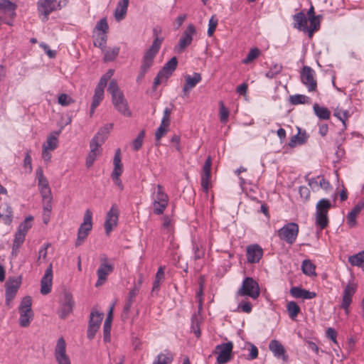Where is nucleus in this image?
<instances>
[{"label": "nucleus", "mask_w": 364, "mask_h": 364, "mask_svg": "<svg viewBox=\"0 0 364 364\" xmlns=\"http://www.w3.org/2000/svg\"><path fill=\"white\" fill-rule=\"evenodd\" d=\"M107 91L112 96V102L114 108L125 117H130L132 112L123 92L119 89L116 80H112L108 85Z\"/></svg>", "instance_id": "nucleus-1"}, {"label": "nucleus", "mask_w": 364, "mask_h": 364, "mask_svg": "<svg viewBox=\"0 0 364 364\" xmlns=\"http://www.w3.org/2000/svg\"><path fill=\"white\" fill-rule=\"evenodd\" d=\"M319 17L320 16H317L307 18L304 13L299 12L294 16V20L295 21L294 27L301 31L307 32L309 36H311L313 33L319 28Z\"/></svg>", "instance_id": "nucleus-2"}, {"label": "nucleus", "mask_w": 364, "mask_h": 364, "mask_svg": "<svg viewBox=\"0 0 364 364\" xmlns=\"http://www.w3.org/2000/svg\"><path fill=\"white\" fill-rule=\"evenodd\" d=\"M69 0H38L37 1V11L43 16V20L47 21L49 15L65 7Z\"/></svg>", "instance_id": "nucleus-3"}, {"label": "nucleus", "mask_w": 364, "mask_h": 364, "mask_svg": "<svg viewBox=\"0 0 364 364\" xmlns=\"http://www.w3.org/2000/svg\"><path fill=\"white\" fill-rule=\"evenodd\" d=\"M332 207L329 200L322 198L319 200L316 205L315 224L321 230L325 229L329 223L328 213Z\"/></svg>", "instance_id": "nucleus-4"}, {"label": "nucleus", "mask_w": 364, "mask_h": 364, "mask_svg": "<svg viewBox=\"0 0 364 364\" xmlns=\"http://www.w3.org/2000/svg\"><path fill=\"white\" fill-rule=\"evenodd\" d=\"M151 198L153 200L154 213L156 215H161L166 208L168 203V196L165 193L164 187L158 184L154 188Z\"/></svg>", "instance_id": "nucleus-5"}, {"label": "nucleus", "mask_w": 364, "mask_h": 364, "mask_svg": "<svg viewBox=\"0 0 364 364\" xmlns=\"http://www.w3.org/2000/svg\"><path fill=\"white\" fill-rule=\"evenodd\" d=\"M32 299L29 296L23 298L18 306L19 325L21 327H27L30 325L33 318V312L31 309Z\"/></svg>", "instance_id": "nucleus-6"}, {"label": "nucleus", "mask_w": 364, "mask_h": 364, "mask_svg": "<svg viewBox=\"0 0 364 364\" xmlns=\"http://www.w3.org/2000/svg\"><path fill=\"white\" fill-rule=\"evenodd\" d=\"M260 294L258 283L252 277H246L242 283V286L237 291L238 296H249L252 299H257Z\"/></svg>", "instance_id": "nucleus-7"}, {"label": "nucleus", "mask_w": 364, "mask_h": 364, "mask_svg": "<svg viewBox=\"0 0 364 364\" xmlns=\"http://www.w3.org/2000/svg\"><path fill=\"white\" fill-rule=\"evenodd\" d=\"M59 304L60 307L58 311L59 317L65 319L72 314L75 306V301L72 294L65 291L60 298Z\"/></svg>", "instance_id": "nucleus-8"}, {"label": "nucleus", "mask_w": 364, "mask_h": 364, "mask_svg": "<svg viewBox=\"0 0 364 364\" xmlns=\"http://www.w3.org/2000/svg\"><path fill=\"white\" fill-rule=\"evenodd\" d=\"M178 60L176 57H173L168 60L158 73L154 80V87L156 89L161 82H165L172 75L177 67Z\"/></svg>", "instance_id": "nucleus-9"}, {"label": "nucleus", "mask_w": 364, "mask_h": 364, "mask_svg": "<svg viewBox=\"0 0 364 364\" xmlns=\"http://www.w3.org/2000/svg\"><path fill=\"white\" fill-rule=\"evenodd\" d=\"M92 213L89 209L86 210L83 218V223L80 225L78 229L75 246L77 247L81 245L92 230Z\"/></svg>", "instance_id": "nucleus-10"}, {"label": "nucleus", "mask_w": 364, "mask_h": 364, "mask_svg": "<svg viewBox=\"0 0 364 364\" xmlns=\"http://www.w3.org/2000/svg\"><path fill=\"white\" fill-rule=\"evenodd\" d=\"M299 234V225L296 223H288L278 230L279 237L287 243L295 242Z\"/></svg>", "instance_id": "nucleus-11"}, {"label": "nucleus", "mask_w": 364, "mask_h": 364, "mask_svg": "<svg viewBox=\"0 0 364 364\" xmlns=\"http://www.w3.org/2000/svg\"><path fill=\"white\" fill-rule=\"evenodd\" d=\"M316 73L310 66L304 65L300 73L301 82L306 86L309 92H314L317 88V82L315 78Z\"/></svg>", "instance_id": "nucleus-12"}, {"label": "nucleus", "mask_w": 364, "mask_h": 364, "mask_svg": "<svg viewBox=\"0 0 364 364\" xmlns=\"http://www.w3.org/2000/svg\"><path fill=\"white\" fill-rule=\"evenodd\" d=\"M159 41L158 40L155 42H152L150 48L145 52L140 66V69L142 70V73H147L153 65L154 58L159 50Z\"/></svg>", "instance_id": "nucleus-13"}, {"label": "nucleus", "mask_w": 364, "mask_h": 364, "mask_svg": "<svg viewBox=\"0 0 364 364\" xmlns=\"http://www.w3.org/2000/svg\"><path fill=\"white\" fill-rule=\"evenodd\" d=\"M101 264L97 270V281L95 286L99 287L102 285L107 280V277L114 270L112 264L108 262V259L105 255H103L101 259Z\"/></svg>", "instance_id": "nucleus-14"}, {"label": "nucleus", "mask_w": 364, "mask_h": 364, "mask_svg": "<svg viewBox=\"0 0 364 364\" xmlns=\"http://www.w3.org/2000/svg\"><path fill=\"white\" fill-rule=\"evenodd\" d=\"M21 284V277L9 279L6 284V304L11 306V303L15 298Z\"/></svg>", "instance_id": "nucleus-15"}, {"label": "nucleus", "mask_w": 364, "mask_h": 364, "mask_svg": "<svg viewBox=\"0 0 364 364\" xmlns=\"http://www.w3.org/2000/svg\"><path fill=\"white\" fill-rule=\"evenodd\" d=\"M100 136L101 133H97L90 141V151L86 159V166L88 168L92 166L97 157L101 154L100 146L102 143L98 141Z\"/></svg>", "instance_id": "nucleus-16"}, {"label": "nucleus", "mask_w": 364, "mask_h": 364, "mask_svg": "<svg viewBox=\"0 0 364 364\" xmlns=\"http://www.w3.org/2000/svg\"><path fill=\"white\" fill-rule=\"evenodd\" d=\"M119 210L116 204L112 205L110 210L107 212L105 222V230L107 235L110 234L113 228L118 224Z\"/></svg>", "instance_id": "nucleus-17"}, {"label": "nucleus", "mask_w": 364, "mask_h": 364, "mask_svg": "<svg viewBox=\"0 0 364 364\" xmlns=\"http://www.w3.org/2000/svg\"><path fill=\"white\" fill-rule=\"evenodd\" d=\"M196 33V30L195 26L191 23L189 24L183 31L175 49L179 53L182 52L186 47L191 45L193 41V36L195 35Z\"/></svg>", "instance_id": "nucleus-18"}, {"label": "nucleus", "mask_w": 364, "mask_h": 364, "mask_svg": "<svg viewBox=\"0 0 364 364\" xmlns=\"http://www.w3.org/2000/svg\"><path fill=\"white\" fill-rule=\"evenodd\" d=\"M55 358L58 364H71L70 358L66 354V343L63 337L58 339L55 348Z\"/></svg>", "instance_id": "nucleus-19"}, {"label": "nucleus", "mask_w": 364, "mask_h": 364, "mask_svg": "<svg viewBox=\"0 0 364 364\" xmlns=\"http://www.w3.org/2000/svg\"><path fill=\"white\" fill-rule=\"evenodd\" d=\"M232 348L233 344L230 341L216 346L215 349L219 350V353L216 359L217 363L225 364L228 363L231 360Z\"/></svg>", "instance_id": "nucleus-20"}, {"label": "nucleus", "mask_w": 364, "mask_h": 364, "mask_svg": "<svg viewBox=\"0 0 364 364\" xmlns=\"http://www.w3.org/2000/svg\"><path fill=\"white\" fill-rule=\"evenodd\" d=\"M356 289V284L349 283L346 286L343 290L341 308L345 310L346 314L347 315L349 314V306L352 302V297L355 293Z\"/></svg>", "instance_id": "nucleus-21"}, {"label": "nucleus", "mask_w": 364, "mask_h": 364, "mask_svg": "<svg viewBox=\"0 0 364 364\" xmlns=\"http://www.w3.org/2000/svg\"><path fill=\"white\" fill-rule=\"evenodd\" d=\"M211 166L212 159L209 156L204 163L200 179L201 187L206 192L210 186Z\"/></svg>", "instance_id": "nucleus-22"}, {"label": "nucleus", "mask_w": 364, "mask_h": 364, "mask_svg": "<svg viewBox=\"0 0 364 364\" xmlns=\"http://www.w3.org/2000/svg\"><path fill=\"white\" fill-rule=\"evenodd\" d=\"M53 284V267L52 264L48 267L45 271V274L41 280V293L46 295L51 291Z\"/></svg>", "instance_id": "nucleus-23"}, {"label": "nucleus", "mask_w": 364, "mask_h": 364, "mask_svg": "<svg viewBox=\"0 0 364 364\" xmlns=\"http://www.w3.org/2000/svg\"><path fill=\"white\" fill-rule=\"evenodd\" d=\"M247 260L249 263H258L263 256V250L257 244H253L247 247Z\"/></svg>", "instance_id": "nucleus-24"}, {"label": "nucleus", "mask_w": 364, "mask_h": 364, "mask_svg": "<svg viewBox=\"0 0 364 364\" xmlns=\"http://www.w3.org/2000/svg\"><path fill=\"white\" fill-rule=\"evenodd\" d=\"M201 80V75L198 73H194L193 75H186L185 77L186 82L183 87V95L188 96L189 91L194 88Z\"/></svg>", "instance_id": "nucleus-25"}, {"label": "nucleus", "mask_w": 364, "mask_h": 364, "mask_svg": "<svg viewBox=\"0 0 364 364\" xmlns=\"http://www.w3.org/2000/svg\"><path fill=\"white\" fill-rule=\"evenodd\" d=\"M269 348L276 358H282L284 361L287 360L288 355L286 354L285 349L277 340L271 341L269 344Z\"/></svg>", "instance_id": "nucleus-26"}, {"label": "nucleus", "mask_w": 364, "mask_h": 364, "mask_svg": "<svg viewBox=\"0 0 364 364\" xmlns=\"http://www.w3.org/2000/svg\"><path fill=\"white\" fill-rule=\"evenodd\" d=\"M16 4L10 0H0L1 12L11 19H14L16 16Z\"/></svg>", "instance_id": "nucleus-27"}, {"label": "nucleus", "mask_w": 364, "mask_h": 364, "mask_svg": "<svg viewBox=\"0 0 364 364\" xmlns=\"http://www.w3.org/2000/svg\"><path fill=\"white\" fill-rule=\"evenodd\" d=\"M0 220L7 225H9L13 220L12 208L8 203L0 205Z\"/></svg>", "instance_id": "nucleus-28"}, {"label": "nucleus", "mask_w": 364, "mask_h": 364, "mask_svg": "<svg viewBox=\"0 0 364 364\" xmlns=\"http://www.w3.org/2000/svg\"><path fill=\"white\" fill-rule=\"evenodd\" d=\"M129 0H120L114 10V18L117 21L124 18L129 6Z\"/></svg>", "instance_id": "nucleus-29"}, {"label": "nucleus", "mask_w": 364, "mask_h": 364, "mask_svg": "<svg viewBox=\"0 0 364 364\" xmlns=\"http://www.w3.org/2000/svg\"><path fill=\"white\" fill-rule=\"evenodd\" d=\"M113 309L114 305L110 307L103 326L104 341L105 342L110 341V331L112 321Z\"/></svg>", "instance_id": "nucleus-30"}, {"label": "nucleus", "mask_w": 364, "mask_h": 364, "mask_svg": "<svg viewBox=\"0 0 364 364\" xmlns=\"http://www.w3.org/2000/svg\"><path fill=\"white\" fill-rule=\"evenodd\" d=\"M113 164L114 169L112 173V178L119 177L123 171L122 164L121 163V151L119 149H117L115 151Z\"/></svg>", "instance_id": "nucleus-31"}, {"label": "nucleus", "mask_w": 364, "mask_h": 364, "mask_svg": "<svg viewBox=\"0 0 364 364\" xmlns=\"http://www.w3.org/2000/svg\"><path fill=\"white\" fill-rule=\"evenodd\" d=\"M307 138H308V136L306 135V133L305 132L301 133L300 132V129H299L298 134L296 135H294L290 139L288 145L291 148H294V147L296 146L297 145H302L306 141Z\"/></svg>", "instance_id": "nucleus-32"}, {"label": "nucleus", "mask_w": 364, "mask_h": 364, "mask_svg": "<svg viewBox=\"0 0 364 364\" xmlns=\"http://www.w3.org/2000/svg\"><path fill=\"white\" fill-rule=\"evenodd\" d=\"M302 272L309 277H316V266L309 259H304L301 263Z\"/></svg>", "instance_id": "nucleus-33"}, {"label": "nucleus", "mask_w": 364, "mask_h": 364, "mask_svg": "<svg viewBox=\"0 0 364 364\" xmlns=\"http://www.w3.org/2000/svg\"><path fill=\"white\" fill-rule=\"evenodd\" d=\"M26 236V235H23V233H20L17 231L16 232L12 245L13 255H17L19 248L21 247L25 240Z\"/></svg>", "instance_id": "nucleus-34"}, {"label": "nucleus", "mask_w": 364, "mask_h": 364, "mask_svg": "<svg viewBox=\"0 0 364 364\" xmlns=\"http://www.w3.org/2000/svg\"><path fill=\"white\" fill-rule=\"evenodd\" d=\"M113 75H114V70H112V69L109 70L105 75H103L101 77L95 90L104 93L105 87H106L108 80H110V78L112 77Z\"/></svg>", "instance_id": "nucleus-35"}, {"label": "nucleus", "mask_w": 364, "mask_h": 364, "mask_svg": "<svg viewBox=\"0 0 364 364\" xmlns=\"http://www.w3.org/2000/svg\"><path fill=\"white\" fill-rule=\"evenodd\" d=\"M162 227L161 229L164 234L170 236L173 232V221L171 217L168 215H164L162 218Z\"/></svg>", "instance_id": "nucleus-36"}, {"label": "nucleus", "mask_w": 364, "mask_h": 364, "mask_svg": "<svg viewBox=\"0 0 364 364\" xmlns=\"http://www.w3.org/2000/svg\"><path fill=\"white\" fill-rule=\"evenodd\" d=\"M164 279V267H159L158 269V271L155 276V279L154 282L153 287H152V292L157 293L159 291L160 289V284L163 282Z\"/></svg>", "instance_id": "nucleus-37"}, {"label": "nucleus", "mask_w": 364, "mask_h": 364, "mask_svg": "<svg viewBox=\"0 0 364 364\" xmlns=\"http://www.w3.org/2000/svg\"><path fill=\"white\" fill-rule=\"evenodd\" d=\"M314 114L321 119H328L331 116V112L328 108L321 107L318 104H314L313 106Z\"/></svg>", "instance_id": "nucleus-38"}, {"label": "nucleus", "mask_w": 364, "mask_h": 364, "mask_svg": "<svg viewBox=\"0 0 364 364\" xmlns=\"http://www.w3.org/2000/svg\"><path fill=\"white\" fill-rule=\"evenodd\" d=\"M352 266L361 267L364 270V250L348 257Z\"/></svg>", "instance_id": "nucleus-39"}, {"label": "nucleus", "mask_w": 364, "mask_h": 364, "mask_svg": "<svg viewBox=\"0 0 364 364\" xmlns=\"http://www.w3.org/2000/svg\"><path fill=\"white\" fill-rule=\"evenodd\" d=\"M173 360L172 353L166 351L165 353H159L154 360L153 364H171Z\"/></svg>", "instance_id": "nucleus-40"}, {"label": "nucleus", "mask_w": 364, "mask_h": 364, "mask_svg": "<svg viewBox=\"0 0 364 364\" xmlns=\"http://www.w3.org/2000/svg\"><path fill=\"white\" fill-rule=\"evenodd\" d=\"M102 51L104 52V61L110 62L114 60L115 58L118 56L120 51V48L119 47L116 46L112 48H109Z\"/></svg>", "instance_id": "nucleus-41"}, {"label": "nucleus", "mask_w": 364, "mask_h": 364, "mask_svg": "<svg viewBox=\"0 0 364 364\" xmlns=\"http://www.w3.org/2000/svg\"><path fill=\"white\" fill-rule=\"evenodd\" d=\"M287 309L289 318L292 320L296 319L299 313L301 311L299 306L296 304V302L293 301H291L287 303Z\"/></svg>", "instance_id": "nucleus-42"}, {"label": "nucleus", "mask_w": 364, "mask_h": 364, "mask_svg": "<svg viewBox=\"0 0 364 364\" xmlns=\"http://www.w3.org/2000/svg\"><path fill=\"white\" fill-rule=\"evenodd\" d=\"M103 316V313H100L97 311L92 310L90 316L89 326L95 325L96 327L100 328Z\"/></svg>", "instance_id": "nucleus-43"}, {"label": "nucleus", "mask_w": 364, "mask_h": 364, "mask_svg": "<svg viewBox=\"0 0 364 364\" xmlns=\"http://www.w3.org/2000/svg\"><path fill=\"white\" fill-rule=\"evenodd\" d=\"M33 218L31 215L26 217L25 220L18 225L17 232L23 233V235H26L28 230L32 226L31 221L33 220Z\"/></svg>", "instance_id": "nucleus-44"}, {"label": "nucleus", "mask_w": 364, "mask_h": 364, "mask_svg": "<svg viewBox=\"0 0 364 364\" xmlns=\"http://www.w3.org/2000/svg\"><path fill=\"white\" fill-rule=\"evenodd\" d=\"M333 115L337 117L339 120H341L343 123V129H346V121L349 117V113L347 110H343L338 107H337L334 110Z\"/></svg>", "instance_id": "nucleus-45"}, {"label": "nucleus", "mask_w": 364, "mask_h": 364, "mask_svg": "<svg viewBox=\"0 0 364 364\" xmlns=\"http://www.w3.org/2000/svg\"><path fill=\"white\" fill-rule=\"evenodd\" d=\"M107 36L105 33H98L97 38L94 41V46L100 48L102 50L106 48Z\"/></svg>", "instance_id": "nucleus-46"}, {"label": "nucleus", "mask_w": 364, "mask_h": 364, "mask_svg": "<svg viewBox=\"0 0 364 364\" xmlns=\"http://www.w3.org/2000/svg\"><path fill=\"white\" fill-rule=\"evenodd\" d=\"M259 54L260 50L257 48H253L249 51L247 57L242 60V63L244 64H249L259 57Z\"/></svg>", "instance_id": "nucleus-47"}, {"label": "nucleus", "mask_w": 364, "mask_h": 364, "mask_svg": "<svg viewBox=\"0 0 364 364\" xmlns=\"http://www.w3.org/2000/svg\"><path fill=\"white\" fill-rule=\"evenodd\" d=\"M58 146V139L54 136H50L48 137L47 141L43 145V149L53 151Z\"/></svg>", "instance_id": "nucleus-48"}, {"label": "nucleus", "mask_w": 364, "mask_h": 364, "mask_svg": "<svg viewBox=\"0 0 364 364\" xmlns=\"http://www.w3.org/2000/svg\"><path fill=\"white\" fill-rule=\"evenodd\" d=\"M309 97L304 95H291L289 97V102L291 105H299V104H305L308 102Z\"/></svg>", "instance_id": "nucleus-49"}, {"label": "nucleus", "mask_w": 364, "mask_h": 364, "mask_svg": "<svg viewBox=\"0 0 364 364\" xmlns=\"http://www.w3.org/2000/svg\"><path fill=\"white\" fill-rule=\"evenodd\" d=\"M282 70L281 64L273 65L269 70L266 73V77L270 79L275 77Z\"/></svg>", "instance_id": "nucleus-50"}, {"label": "nucleus", "mask_w": 364, "mask_h": 364, "mask_svg": "<svg viewBox=\"0 0 364 364\" xmlns=\"http://www.w3.org/2000/svg\"><path fill=\"white\" fill-rule=\"evenodd\" d=\"M145 136V132L144 130L141 131L136 138L132 142V148L134 151H138L143 144L144 138Z\"/></svg>", "instance_id": "nucleus-51"}, {"label": "nucleus", "mask_w": 364, "mask_h": 364, "mask_svg": "<svg viewBox=\"0 0 364 364\" xmlns=\"http://www.w3.org/2000/svg\"><path fill=\"white\" fill-rule=\"evenodd\" d=\"M193 245V258L195 260L201 259L204 256V251L201 250V245L196 242L195 241H193L192 242Z\"/></svg>", "instance_id": "nucleus-52"}, {"label": "nucleus", "mask_w": 364, "mask_h": 364, "mask_svg": "<svg viewBox=\"0 0 364 364\" xmlns=\"http://www.w3.org/2000/svg\"><path fill=\"white\" fill-rule=\"evenodd\" d=\"M95 29L99 31V33H105L107 34L109 30V26L106 18H102L100 19L97 23Z\"/></svg>", "instance_id": "nucleus-53"}, {"label": "nucleus", "mask_w": 364, "mask_h": 364, "mask_svg": "<svg viewBox=\"0 0 364 364\" xmlns=\"http://www.w3.org/2000/svg\"><path fill=\"white\" fill-rule=\"evenodd\" d=\"M220 119L222 123H226L229 117V110L225 107L223 102H220Z\"/></svg>", "instance_id": "nucleus-54"}, {"label": "nucleus", "mask_w": 364, "mask_h": 364, "mask_svg": "<svg viewBox=\"0 0 364 364\" xmlns=\"http://www.w3.org/2000/svg\"><path fill=\"white\" fill-rule=\"evenodd\" d=\"M58 102L61 106H68L70 104H72L73 102H74V100L68 95L63 93L58 96Z\"/></svg>", "instance_id": "nucleus-55"}, {"label": "nucleus", "mask_w": 364, "mask_h": 364, "mask_svg": "<svg viewBox=\"0 0 364 364\" xmlns=\"http://www.w3.org/2000/svg\"><path fill=\"white\" fill-rule=\"evenodd\" d=\"M168 132V127H163L161 125L159 126V127L156 129V133H155V139L156 141V145L159 144L161 139L164 136H165Z\"/></svg>", "instance_id": "nucleus-56"}, {"label": "nucleus", "mask_w": 364, "mask_h": 364, "mask_svg": "<svg viewBox=\"0 0 364 364\" xmlns=\"http://www.w3.org/2000/svg\"><path fill=\"white\" fill-rule=\"evenodd\" d=\"M113 127V124H105L97 133H101V136L99 138L98 141L100 142L103 143L107 137V135L109 134L110 130Z\"/></svg>", "instance_id": "nucleus-57"}, {"label": "nucleus", "mask_w": 364, "mask_h": 364, "mask_svg": "<svg viewBox=\"0 0 364 364\" xmlns=\"http://www.w3.org/2000/svg\"><path fill=\"white\" fill-rule=\"evenodd\" d=\"M239 311H242L246 314H250L252 309V305L250 302L246 301H242L237 306Z\"/></svg>", "instance_id": "nucleus-58"}, {"label": "nucleus", "mask_w": 364, "mask_h": 364, "mask_svg": "<svg viewBox=\"0 0 364 364\" xmlns=\"http://www.w3.org/2000/svg\"><path fill=\"white\" fill-rule=\"evenodd\" d=\"M192 325H191V329L192 331L194 333L196 337L199 338L201 335L200 329L199 327V323L198 318L196 315H193L191 318Z\"/></svg>", "instance_id": "nucleus-59"}, {"label": "nucleus", "mask_w": 364, "mask_h": 364, "mask_svg": "<svg viewBox=\"0 0 364 364\" xmlns=\"http://www.w3.org/2000/svg\"><path fill=\"white\" fill-rule=\"evenodd\" d=\"M50 243L44 244L39 250L38 251V262L40 264L41 262V260H45L46 259L47 253H48V248L50 247Z\"/></svg>", "instance_id": "nucleus-60"}, {"label": "nucleus", "mask_w": 364, "mask_h": 364, "mask_svg": "<svg viewBox=\"0 0 364 364\" xmlns=\"http://www.w3.org/2000/svg\"><path fill=\"white\" fill-rule=\"evenodd\" d=\"M31 150H27L25 158L23 160V166L26 169H27L28 173H31L32 171V164H31Z\"/></svg>", "instance_id": "nucleus-61"}, {"label": "nucleus", "mask_w": 364, "mask_h": 364, "mask_svg": "<svg viewBox=\"0 0 364 364\" xmlns=\"http://www.w3.org/2000/svg\"><path fill=\"white\" fill-rule=\"evenodd\" d=\"M104 98V93L97 92L95 90L94 95L92 97V104L93 105V107H97L100 102L102 101Z\"/></svg>", "instance_id": "nucleus-62"}, {"label": "nucleus", "mask_w": 364, "mask_h": 364, "mask_svg": "<svg viewBox=\"0 0 364 364\" xmlns=\"http://www.w3.org/2000/svg\"><path fill=\"white\" fill-rule=\"evenodd\" d=\"M218 25V19L215 16H212L209 20L208 35L212 36Z\"/></svg>", "instance_id": "nucleus-63"}, {"label": "nucleus", "mask_w": 364, "mask_h": 364, "mask_svg": "<svg viewBox=\"0 0 364 364\" xmlns=\"http://www.w3.org/2000/svg\"><path fill=\"white\" fill-rule=\"evenodd\" d=\"M305 289H302L299 287H292L290 289V294L296 299H301L303 293Z\"/></svg>", "instance_id": "nucleus-64"}]
</instances>
